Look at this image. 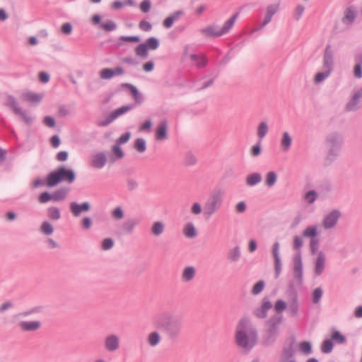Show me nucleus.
Listing matches in <instances>:
<instances>
[{
	"instance_id": "1",
	"label": "nucleus",
	"mask_w": 362,
	"mask_h": 362,
	"mask_svg": "<svg viewBox=\"0 0 362 362\" xmlns=\"http://www.w3.org/2000/svg\"><path fill=\"white\" fill-rule=\"evenodd\" d=\"M152 322L154 327L164 331L167 337L172 341L177 340L182 331V318L170 310L157 313Z\"/></svg>"
},
{
	"instance_id": "2",
	"label": "nucleus",
	"mask_w": 362,
	"mask_h": 362,
	"mask_svg": "<svg viewBox=\"0 0 362 362\" xmlns=\"http://www.w3.org/2000/svg\"><path fill=\"white\" fill-rule=\"evenodd\" d=\"M236 344L247 352L250 351L257 342V332L247 318H242L235 331Z\"/></svg>"
},
{
	"instance_id": "3",
	"label": "nucleus",
	"mask_w": 362,
	"mask_h": 362,
	"mask_svg": "<svg viewBox=\"0 0 362 362\" xmlns=\"http://www.w3.org/2000/svg\"><path fill=\"white\" fill-rule=\"evenodd\" d=\"M288 296V303L282 299L277 300L274 305V310L276 313H282L287 309L288 314L291 317H296L300 310L298 293L296 290H293Z\"/></svg>"
},
{
	"instance_id": "4",
	"label": "nucleus",
	"mask_w": 362,
	"mask_h": 362,
	"mask_svg": "<svg viewBox=\"0 0 362 362\" xmlns=\"http://www.w3.org/2000/svg\"><path fill=\"white\" fill-rule=\"evenodd\" d=\"M75 179L76 175L73 170L60 167L48 174L45 183L47 187H52L61 182L71 184L74 182Z\"/></svg>"
},
{
	"instance_id": "5",
	"label": "nucleus",
	"mask_w": 362,
	"mask_h": 362,
	"mask_svg": "<svg viewBox=\"0 0 362 362\" xmlns=\"http://www.w3.org/2000/svg\"><path fill=\"white\" fill-rule=\"evenodd\" d=\"M282 322V316L274 315L265 322V331L263 343L265 345L273 344L279 334V327Z\"/></svg>"
},
{
	"instance_id": "6",
	"label": "nucleus",
	"mask_w": 362,
	"mask_h": 362,
	"mask_svg": "<svg viewBox=\"0 0 362 362\" xmlns=\"http://www.w3.org/2000/svg\"><path fill=\"white\" fill-rule=\"evenodd\" d=\"M223 197L224 192L221 189L213 190L204 203L203 208L204 216L211 217L218 211L223 204Z\"/></svg>"
},
{
	"instance_id": "7",
	"label": "nucleus",
	"mask_w": 362,
	"mask_h": 362,
	"mask_svg": "<svg viewBox=\"0 0 362 362\" xmlns=\"http://www.w3.org/2000/svg\"><path fill=\"white\" fill-rule=\"evenodd\" d=\"M334 66V57L332 47L327 45L323 56L322 71L317 72L314 78L315 83H320L327 79L331 74Z\"/></svg>"
},
{
	"instance_id": "8",
	"label": "nucleus",
	"mask_w": 362,
	"mask_h": 362,
	"mask_svg": "<svg viewBox=\"0 0 362 362\" xmlns=\"http://www.w3.org/2000/svg\"><path fill=\"white\" fill-rule=\"evenodd\" d=\"M325 144L328 149V156L336 158L339 155L343 136L338 132H332L327 136Z\"/></svg>"
},
{
	"instance_id": "9",
	"label": "nucleus",
	"mask_w": 362,
	"mask_h": 362,
	"mask_svg": "<svg viewBox=\"0 0 362 362\" xmlns=\"http://www.w3.org/2000/svg\"><path fill=\"white\" fill-rule=\"evenodd\" d=\"M121 345L120 337L116 334H107L103 341L105 351L113 353L119 349Z\"/></svg>"
},
{
	"instance_id": "10",
	"label": "nucleus",
	"mask_w": 362,
	"mask_h": 362,
	"mask_svg": "<svg viewBox=\"0 0 362 362\" xmlns=\"http://www.w3.org/2000/svg\"><path fill=\"white\" fill-rule=\"evenodd\" d=\"M362 98V86L356 88L353 91V94L346 105L345 110L347 112H354L358 110L361 107V99Z\"/></svg>"
},
{
	"instance_id": "11",
	"label": "nucleus",
	"mask_w": 362,
	"mask_h": 362,
	"mask_svg": "<svg viewBox=\"0 0 362 362\" xmlns=\"http://www.w3.org/2000/svg\"><path fill=\"white\" fill-rule=\"evenodd\" d=\"M340 216L341 213L339 210H332L324 216L322 221V227L325 230L333 228L337 224Z\"/></svg>"
},
{
	"instance_id": "12",
	"label": "nucleus",
	"mask_w": 362,
	"mask_h": 362,
	"mask_svg": "<svg viewBox=\"0 0 362 362\" xmlns=\"http://www.w3.org/2000/svg\"><path fill=\"white\" fill-rule=\"evenodd\" d=\"M272 303L269 297L264 296L261 301V305L255 308L252 313L258 319H264L268 315L269 310L272 308Z\"/></svg>"
},
{
	"instance_id": "13",
	"label": "nucleus",
	"mask_w": 362,
	"mask_h": 362,
	"mask_svg": "<svg viewBox=\"0 0 362 362\" xmlns=\"http://www.w3.org/2000/svg\"><path fill=\"white\" fill-rule=\"evenodd\" d=\"M358 11L356 6L349 5L344 11L341 22L347 27H351L355 21L357 16Z\"/></svg>"
},
{
	"instance_id": "14",
	"label": "nucleus",
	"mask_w": 362,
	"mask_h": 362,
	"mask_svg": "<svg viewBox=\"0 0 362 362\" xmlns=\"http://www.w3.org/2000/svg\"><path fill=\"white\" fill-rule=\"evenodd\" d=\"M293 275L297 283L300 284L303 281V262L300 251L293 257Z\"/></svg>"
},
{
	"instance_id": "15",
	"label": "nucleus",
	"mask_w": 362,
	"mask_h": 362,
	"mask_svg": "<svg viewBox=\"0 0 362 362\" xmlns=\"http://www.w3.org/2000/svg\"><path fill=\"white\" fill-rule=\"evenodd\" d=\"M279 8V4L268 5L266 8V13L264 15V20H263L260 27L259 28L253 29L250 32V33L252 34L256 31H258L260 29H262V28H264V26H266L267 24H269L271 22L273 16L278 11Z\"/></svg>"
},
{
	"instance_id": "16",
	"label": "nucleus",
	"mask_w": 362,
	"mask_h": 362,
	"mask_svg": "<svg viewBox=\"0 0 362 362\" xmlns=\"http://www.w3.org/2000/svg\"><path fill=\"white\" fill-rule=\"evenodd\" d=\"M124 74V70L121 66H116L114 69L104 68L99 72V76L103 80H110L117 76H121Z\"/></svg>"
},
{
	"instance_id": "17",
	"label": "nucleus",
	"mask_w": 362,
	"mask_h": 362,
	"mask_svg": "<svg viewBox=\"0 0 362 362\" xmlns=\"http://www.w3.org/2000/svg\"><path fill=\"white\" fill-rule=\"evenodd\" d=\"M107 163V156L103 152H98L91 155L90 165L92 168L102 169Z\"/></svg>"
},
{
	"instance_id": "18",
	"label": "nucleus",
	"mask_w": 362,
	"mask_h": 362,
	"mask_svg": "<svg viewBox=\"0 0 362 362\" xmlns=\"http://www.w3.org/2000/svg\"><path fill=\"white\" fill-rule=\"evenodd\" d=\"M199 33L205 37H218L223 35L221 28L214 24L200 29Z\"/></svg>"
},
{
	"instance_id": "19",
	"label": "nucleus",
	"mask_w": 362,
	"mask_h": 362,
	"mask_svg": "<svg viewBox=\"0 0 362 362\" xmlns=\"http://www.w3.org/2000/svg\"><path fill=\"white\" fill-rule=\"evenodd\" d=\"M90 209V205L88 202H84L81 204L73 202L70 203V210L73 216L78 217L82 212L88 211Z\"/></svg>"
},
{
	"instance_id": "20",
	"label": "nucleus",
	"mask_w": 362,
	"mask_h": 362,
	"mask_svg": "<svg viewBox=\"0 0 362 362\" xmlns=\"http://www.w3.org/2000/svg\"><path fill=\"white\" fill-rule=\"evenodd\" d=\"M168 123L167 120L161 121L156 129L155 137L158 141H163L168 139Z\"/></svg>"
},
{
	"instance_id": "21",
	"label": "nucleus",
	"mask_w": 362,
	"mask_h": 362,
	"mask_svg": "<svg viewBox=\"0 0 362 362\" xmlns=\"http://www.w3.org/2000/svg\"><path fill=\"white\" fill-rule=\"evenodd\" d=\"M326 256L325 254L320 251L317 252V258L315 262V274L320 276L322 274L325 268Z\"/></svg>"
},
{
	"instance_id": "22",
	"label": "nucleus",
	"mask_w": 362,
	"mask_h": 362,
	"mask_svg": "<svg viewBox=\"0 0 362 362\" xmlns=\"http://www.w3.org/2000/svg\"><path fill=\"white\" fill-rule=\"evenodd\" d=\"M18 327L23 332H35L40 328L41 322L38 320H23L18 322Z\"/></svg>"
},
{
	"instance_id": "23",
	"label": "nucleus",
	"mask_w": 362,
	"mask_h": 362,
	"mask_svg": "<svg viewBox=\"0 0 362 362\" xmlns=\"http://www.w3.org/2000/svg\"><path fill=\"white\" fill-rule=\"evenodd\" d=\"M138 221L134 218L128 219L122 223L118 234H131L134 230Z\"/></svg>"
},
{
	"instance_id": "24",
	"label": "nucleus",
	"mask_w": 362,
	"mask_h": 362,
	"mask_svg": "<svg viewBox=\"0 0 362 362\" xmlns=\"http://www.w3.org/2000/svg\"><path fill=\"white\" fill-rule=\"evenodd\" d=\"M196 276V269L193 266H188L183 269L181 274L182 282L187 283L192 281Z\"/></svg>"
},
{
	"instance_id": "25",
	"label": "nucleus",
	"mask_w": 362,
	"mask_h": 362,
	"mask_svg": "<svg viewBox=\"0 0 362 362\" xmlns=\"http://www.w3.org/2000/svg\"><path fill=\"white\" fill-rule=\"evenodd\" d=\"M292 144V137L289 134L288 132H284L281 135V138L280 140V145L281 149L287 152L291 146Z\"/></svg>"
},
{
	"instance_id": "26",
	"label": "nucleus",
	"mask_w": 362,
	"mask_h": 362,
	"mask_svg": "<svg viewBox=\"0 0 362 362\" xmlns=\"http://www.w3.org/2000/svg\"><path fill=\"white\" fill-rule=\"evenodd\" d=\"M165 230V224L160 221H155L152 223L151 227V233L156 236H160Z\"/></svg>"
},
{
	"instance_id": "27",
	"label": "nucleus",
	"mask_w": 362,
	"mask_h": 362,
	"mask_svg": "<svg viewBox=\"0 0 362 362\" xmlns=\"http://www.w3.org/2000/svg\"><path fill=\"white\" fill-rule=\"evenodd\" d=\"M4 105L11 107L15 114L20 112V110L21 109L18 107L16 99L10 95L6 96Z\"/></svg>"
},
{
	"instance_id": "28",
	"label": "nucleus",
	"mask_w": 362,
	"mask_h": 362,
	"mask_svg": "<svg viewBox=\"0 0 362 362\" xmlns=\"http://www.w3.org/2000/svg\"><path fill=\"white\" fill-rule=\"evenodd\" d=\"M238 13L233 14L228 20L225 22L223 26L221 28L223 35L228 33L233 27L235 22L238 17Z\"/></svg>"
},
{
	"instance_id": "29",
	"label": "nucleus",
	"mask_w": 362,
	"mask_h": 362,
	"mask_svg": "<svg viewBox=\"0 0 362 362\" xmlns=\"http://www.w3.org/2000/svg\"><path fill=\"white\" fill-rule=\"evenodd\" d=\"M190 59L194 62L198 68H202L207 65L208 59L204 55L191 54Z\"/></svg>"
},
{
	"instance_id": "30",
	"label": "nucleus",
	"mask_w": 362,
	"mask_h": 362,
	"mask_svg": "<svg viewBox=\"0 0 362 362\" xmlns=\"http://www.w3.org/2000/svg\"><path fill=\"white\" fill-rule=\"evenodd\" d=\"M262 181V175L259 173H254L248 175L246 177V184L252 187L259 184Z\"/></svg>"
},
{
	"instance_id": "31",
	"label": "nucleus",
	"mask_w": 362,
	"mask_h": 362,
	"mask_svg": "<svg viewBox=\"0 0 362 362\" xmlns=\"http://www.w3.org/2000/svg\"><path fill=\"white\" fill-rule=\"evenodd\" d=\"M161 341V337L160 334L156 332H152L148 334L147 337V342L149 346L154 347L156 346Z\"/></svg>"
},
{
	"instance_id": "32",
	"label": "nucleus",
	"mask_w": 362,
	"mask_h": 362,
	"mask_svg": "<svg viewBox=\"0 0 362 362\" xmlns=\"http://www.w3.org/2000/svg\"><path fill=\"white\" fill-rule=\"evenodd\" d=\"M183 234L188 238H194L197 235V232L192 223H187L183 228Z\"/></svg>"
},
{
	"instance_id": "33",
	"label": "nucleus",
	"mask_w": 362,
	"mask_h": 362,
	"mask_svg": "<svg viewBox=\"0 0 362 362\" xmlns=\"http://www.w3.org/2000/svg\"><path fill=\"white\" fill-rule=\"evenodd\" d=\"M69 189L66 187L60 188L52 193L53 201L59 202L65 199Z\"/></svg>"
},
{
	"instance_id": "34",
	"label": "nucleus",
	"mask_w": 362,
	"mask_h": 362,
	"mask_svg": "<svg viewBox=\"0 0 362 362\" xmlns=\"http://www.w3.org/2000/svg\"><path fill=\"white\" fill-rule=\"evenodd\" d=\"M134 107V105H127L122 106L111 112L112 117L116 119L117 117L124 115Z\"/></svg>"
},
{
	"instance_id": "35",
	"label": "nucleus",
	"mask_w": 362,
	"mask_h": 362,
	"mask_svg": "<svg viewBox=\"0 0 362 362\" xmlns=\"http://www.w3.org/2000/svg\"><path fill=\"white\" fill-rule=\"evenodd\" d=\"M122 86L124 87H127L129 89V90L131 91V93L134 97L135 102L140 103L143 101V97L141 95V93L139 92V90L136 86H134V85H132L131 83H124V84H122Z\"/></svg>"
},
{
	"instance_id": "36",
	"label": "nucleus",
	"mask_w": 362,
	"mask_h": 362,
	"mask_svg": "<svg viewBox=\"0 0 362 362\" xmlns=\"http://www.w3.org/2000/svg\"><path fill=\"white\" fill-rule=\"evenodd\" d=\"M241 257V251L239 246H235L230 249L228 254V259L230 262H236Z\"/></svg>"
},
{
	"instance_id": "37",
	"label": "nucleus",
	"mask_w": 362,
	"mask_h": 362,
	"mask_svg": "<svg viewBox=\"0 0 362 362\" xmlns=\"http://www.w3.org/2000/svg\"><path fill=\"white\" fill-rule=\"evenodd\" d=\"M111 218L117 221H121L124 217V211L122 206H117L111 211Z\"/></svg>"
},
{
	"instance_id": "38",
	"label": "nucleus",
	"mask_w": 362,
	"mask_h": 362,
	"mask_svg": "<svg viewBox=\"0 0 362 362\" xmlns=\"http://www.w3.org/2000/svg\"><path fill=\"white\" fill-rule=\"evenodd\" d=\"M23 98L30 103H37L41 101L42 95L33 92H27L23 94Z\"/></svg>"
},
{
	"instance_id": "39",
	"label": "nucleus",
	"mask_w": 362,
	"mask_h": 362,
	"mask_svg": "<svg viewBox=\"0 0 362 362\" xmlns=\"http://www.w3.org/2000/svg\"><path fill=\"white\" fill-rule=\"evenodd\" d=\"M148 49L144 43L139 45L135 48V54L137 57L141 59H146L148 56Z\"/></svg>"
},
{
	"instance_id": "40",
	"label": "nucleus",
	"mask_w": 362,
	"mask_h": 362,
	"mask_svg": "<svg viewBox=\"0 0 362 362\" xmlns=\"http://www.w3.org/2000/svg\"><path fill=\"white\" fill-rule=\"evenodd\" d=\"M269 132V127L266 122H261L257 129V134L259 139L265 137Z\"/></svg>"
},
{
	"instance_id": "41",
	"label": "nucleus",
	"mask_w": 362,
	"mask_h": 362,
	"mask_svg": "<svg viewBox=\"0 0 362 362\" xmlns=\"http://www.w3.org/2000/svg\"><path fill=\"white\" fill-rule=\"evenodd\" d=\"M277 180V175L274 171H269L265 177V185L268 187H273Z\"/></svg>"
},
{
	"instance_id": "42",
	"label": "nucleus",
	"mask_w": 362,
	"mask_h": 362,
	"mask_svg": "<svg viewBox=\"0 0 362 362\" xmlns=\"http://www.w3.org/2000/svg\"><path fill=\"white\" fill-rule=\"evenodd\" d=\"M317 226H308L303 232V235L305 238H317Z\"/></svg>"
},
{
	"instance_id": "43",
	"label": "nucleus",
	"mask_w": 362,
	"mask_h": 362,
	"mask_svg": "<svg viewBox=\"0 0 362 362\" xmlns=\"http://www.w3.org/2000/svg\"><path fill=\"white\" fill-rule=\"evenodd\" d=\"M317 197L318 194L316 191L310 190L305 193L303 199L307 204H312L317 200Z\"/></svg>"
},
{
	"instance_id": "44",
	"label": "nucleus",
	"mask_w": 362,
	"mask_h": 362,
	"mask_svg": "<svg viewBox=\"0 0 362 362\" xmlns=\"http://www.w3.org/2000/svg\"><path fill=\"white\" fill-rule=\"evenodd\" d=\"M323 295V290L321 287L315 288L312 293V302L313 304H318Z\"/></svg>"
},
{
	"instance_id": "45",
	"label": "nucleus",
	"mask_w": 362,
	"mask_h": 362,
	"mask_svg": "<svg viewBox=\"0 0 362 362\" xmlns=\"http://www.w3.org/2000/svg\"><path fill=\"white\" fill-rule=\"evenodd\" d=\"M40 232L46 235H50L54 232L52 225L48 221H43L40 226Z\"/></svg>"
},
{
	"instance_id": "46",
	"label": "nucleus",
	"mask_w": 362,
	"mask_h": 362,
	"mask_svg": "<svg viewBox=\"0 0 362 362\" xmlns=\"http://www.w3.org/2000/svg\"><path fill=\"white\" fill-rule=\"evenodd\" d=\"M49 218L53 221H57L61 218L60 211L55 206H51L47 209Z\"/></svg>"
},
{
	"instance_id": "47",
	"label": "nucleus",
	"mask_w": 362,
	"mask_h": 362,
	"mask_svg": "<svg viewBox=\"0 0 362 362\" xmlns=\"http://www.w3.org/2000/svg\"><path fill=\"white\" fill-rule=\"evenodd\" d=\"M148 49L155 50L159 47V41L155 37H151L146 40L145 43Z\"/></svg>"
},
{
	"instance_id": "48",
	"label": "nucleus",
	"mask_w": 362,
	"mask_h": 362,
	"mask_svg": "<svg viewBox=\"0 0 362 362\" xmlns=\"http://www.w3.org/2000/svg\"><path fill=\"white\" fill-rule=\"evenodd\" d=\"M134 148L139 153H144L146 150V142L142 138H138L135 140Z\"/></svg>"
},
{
	"instance_id": "49",
	"label": "nucleus",
	"mask_w": 362,
	"mask_h": 362,
	"mask_svg": "<svg viewBox=\"0 0 362 362\" xmlns=\"http://www.w3.org/2000/svg\"><path fill=\"white\" fill-rule=\"evenodd\" d=\"M265 283L263 280L257 281L252 287L251 293L254 296L259 295L264 290Z\"/></svg>"
},
{
	"instance_id": "50",
	"label": "nucleus",
	"mask_w": 362,
	"mask_h": 362,
	"mask_svg": "<svg viewBox=\"0 0 362 362\" xmlns=\"http://www.w3.org/2000/svg\"><path fill=\"white\" fill-rule=\"evenodd\" d=\"M333 349V343L330 339L323 341L321 345V351L323 354H329Z\"/></svg>"
},
{
	"instance_id": "51",
	"label": "nucleus",
	"mask_w": 362,
	"mask_h": 362,
	"mask_svg": "<svg viewBox=\"0 0 362 362\" xmlns=\"http://www.w3.org/2000/svg\"><path fill=\"white\" fill-rule=\"evenodd\" d=\"M299 349L306 355L312 353V345L308 341H302L299 344Z\"/></svg>"
},
{
	"instance_id": "52",
	"label": "nucleus",
	"mask_w": 362,
	"mask_h": 362,
	"mask_svg": "<svg viewBox=\"0 0 362 362\" xmlns=\"http://www.w3.org/2000/svg\"><path fill=\"white\" fill-rule=\"evenodd\" d=\"M100 27L105 31L110 32L115 30L117 28V25L112 21H107L106 22L103 23L100 25Z\"/></svg>"
},
{
	"instance_id": "53",
	"label": "nucleus",
	"mask_w": 362,
	"mask_h": 362,
	"mask_svg": "<svg viewBox=\"0 0 362 362\" xmlns=\"http://www.w3.org/2000/svg\"><path fill=\"white\" fill-rule=\"evenodd\" d=\"M115 120V119H114V117H112V115L110 113L107 117H106V118L98 119L97 124L99 127H106L108 126Z\"/></svg>"
},
{
	"instance_id": "54",
	"label": "nucleus",
	"mask_w": 362,
	"mask_h": 362,
	"mask_svg": "<svg viewBox=\"0 0 362 362\" xmlns=\"http://www.w3.org/2000/svg\"><path fill=\"white\" fill-rule=\"evenodd\" d=\"M279 247L280 244L279 242H275L272 248V254L274 259V260H279L281 259L280 253H279Z\"/></svg>"
},
{
	"instance_id": "55",
	"label": "nucleus",
	"mask_w": 362,
	"mask_h": 362,
	"mask_svg": "<svg viewBox=\"0 0 362 362\" xmlns=\"http://www.w3.org/2000/svg\"><path fill=\"white\" fill-rule=\"evenodd\" d=\"M114 246V241L110 238H107L103 240L101 247L103 250H109Z\"/></svg>"
},
{
	"instance_id": "56",
	"label": "nucleus",
	"mask_w": 362,
	"mask_h": 362,
	"mask_svg": "<svg viewBox=\"0 0 362 362\" xmlns=\"http://www.w3.org/2000/svg\"><path fill=\"white\" fill-rule=\"evenodd\" d=\"M332 340L339 344H344L346 341V338L339 331H334L332 334Z\"/></svg>"
},
{
	"instance_id": "57",
	"label": "nucleus",
	"mask_w": 362,
	"mask_h": 362,
	"mask_svg": "<svg viewBox=\"0 0 362 362\" xmlns=\"http://www.w3.org/2000/svg\"><path fill=\"white\" fill-rule=\"evenodd\" d=\"M304 11H305L304 6H303L301 4H298L296 7L294 13H293L294 18L296 21H298L301 18L302 15L303 14Z\"/></svg>"
},
{
	"instance_id": "58",
	"label": "nucleus",
	"mask_w": 362,
	"mask_h": 362,
	"mask_svg": "<svg viewBox=\"0 0 362 362\" xmlns=\"http://www.w3.org/2000/svg\"><path fill=\"white\" fill-rule=\"evenodd\" d=\"M303 245V238L300 236L296 235L293 238V247L296 250H299Z\"/></svg>"
},
{
	"instance_id": "59",
	"label": "nucleus",
	"mask_w": 362,
	"mask_h": 362,
	"mask_svg": "<svg viewBox=\"0 0 362 362\" xmlns=\"http://www.w3.org/2000/svg\"><path fill=\"white\" fill-rule=\"evenodd\" d=\"M112 153L117 158H122L124 157V152L122 151L120 145L115 144L112 148Z\"/></svg>"
},
{
	"instance_id": "60",
	"label": "nucleus",
	"mask_w": 362,
	"mask_h": 362,
	"mask_svg": "<svg viewBox=\"0 0 362 362\" xmlns=\"http://www.w3.org/2000/svg\"><path fill=\"white\" fill-rule=\"evenodd\" d=\"M261 143L257 142L255 145L252 146L250 150L251 155L254 157L258 156L261 154Z\"/></svg>"
},
{
	"instance_id": "61",
	"label": "nucleus",
	"mask_w": 362,
	"mask_h": 362,
	"mask_svg": "<svg viewBox=\"0 0 362 362\" xmlns=\"http://www.w3.org/2000/svg\"><path fill=\"white\" fill-rule=\"evenodd\" d=\"M38 199L40 203H47L50 200H53L52 194H49L47 192H43L40 195Z\"/></svg>"
},
{
	"instance_id": "62",
	"label": "nucleus",
	"mask_w": 362,
	"mask_h": 362,
	"mask_svg": "<svg viewBox=\"0 0 362 362\" xmlns=\"http://www.w3.org/2000/svg\"><path fill=\"white\" fill-rule=\"evenodd\" d=\"M16 115H20L24 122L28 124H30L33 122V118L28 115L25 112L23 111L21 109L20 110V112H17Z\"/></svg>"
},
{
	"instance_id": "63",
	"label": "nucleus",
	"mask_w": 362,
	"mask_h": 362,
	"mask_svg": "<svg viewBox=\"0 0 362 362\" xmlns=\"http://www.w3.org/2000/svg\"><path fill=\"white\" fill-rule=\"evenodd\" d=\"M202 211V207L198 202H194L191 206V213L195 216L199 215Z\"/></svg>"
},
{
	"instance_id": "64",
	"label": "nucleus",
	"mask_w": 362,
	"mask_h": 362,
	"mask_svg": "<svg viewBox=\"0 0 362 362\" xmlns=\"http://www.w3.org/2000/svg\"><path fill=\"white\" fill-rule=\"evenodd\" d=\"M151 7V3L149 0H144L140 4V9L143 13H148Z\"/></svg>"
}]
</instances>
